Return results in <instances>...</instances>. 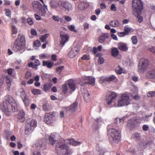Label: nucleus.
Returning a JSON list of instances; mask_svg holds the SVG:
<instances>
[{
    "instance_id": "6e6552de",
    "label": "nucleus",
    "mask_w": 155,
    "mask_h": 155,
    "mask_svg": "<svg viewBox=\"0 0 155 155\" xmlns=\"http://www.w3.org/2000/svg\"><path fill=\"white\" fill-rule=\"evenodd\" d=\"M148 64V59L144 58L141 59L139 64L138 72L141 73H144L146 70Z\"/></svg>"
},
{
    "instance_id": "2eb2a0df",
    "label": "nucleus",
    "mask_w": 155,
    "mask_h": 155,
    "mask_svg": "<svg viewBox=\"0 0 155 155\" xmlns=\"http://www.w3.org/2000/svg\"><path fill=\"white\" fill-rule=\"evenodd\" d=\"M85 80V84H88L93 86L94 85L95 78L92 77H86L84 78Z\"/></svg>"
},
{
    "instance_id": "dca6fc26",
    "label": "nucleus",
    "mask_w": 155,
    "mask_h": 155,
    "mask_svg": "<svg viewBox=\"0 0 155 155\" xmlns=\"http://www.w3.org/2000/svg\"><path fill=\"white\" fill-rule=\"evenodd\" d=\"M115 78V77L113 75H112L109 77L103 76L101 77L100 81L101 83L104 82L106 81L110 82L114 80Z\"/></svg>"
},
{
    "instance_id": "f8f14e48",
    "label": "nucleus",
    "mask_w": 155,
    "mask_h": 155,
    "mask_svg": "<svg viewBox=\"0 0 155 155\" xmlns=\"http://www.w3.org/2000/svg\"><path fill=\"white\" fill-rule=\"evenodd\" d=\"M55 114L53 113L50 112L46 114L45 115L44 121L47 124H50L52 123L53 117L54 116Z\"/></svg>"
},
{
    "instance_id": "aec40b11",
    "label": "nucleus",
    "mask_w": 155,
    "mask_h": 155,
    "mask_svg": "<svg viewBox=\"0 0 155 155\" xmlns=\"http://www.w3.org/2000/svg\"><path fill=\"white\" fill-rule=\"evenodd\" d=\"M56 135V134L55 133H53L51 134V136H48L49 143L52 146H54L55 143Z\"/></svg>"
},
{
    "instance_id": "bb28decb",
    "label": "nucleus",
    "mask_w": 155,
    "mask_h": 155,
    "mask_svg": "<svg viewBox=\"0 0 155 155\" xmlns=\"http://www.w3.org/2000/svg\"><path fill=\"white\" fill-rule=\"evenodd\" d=\"M118 48L120 50L124 51H127L128 49L127 45L124 43H120L118 45Z\"/></svg>"
},
{
    "instance_id": "c85d7f7f",
    "label": "nucleus",
    "mask_w": 155,
    "mask_h": 155,
    "mask_svg": "<svg viewBox=\"0 0 155 155\" xmlns=\"http://www.w3.org/2000/svg\"><path fill=\"white\" fill-rule=\"evenodd\" d=\"M136 125L135 120L132 119L129 120L127 123V126L130 128V130L133 129Z\"/></svg>"
},
{
    "instance_id": "f03ea898",
    "label": "nucleus",
    "mask_w": 155,
    "mask_h": 155,
    "mask_svg": "<svg viewBox=\"0 0 155 155\" xmlns=\"http://www.w3.org/2000/svg\"><path fill=\"white\" fill-rule=\"evenodd\" d=\"M107 130L110 142L112 143H117L121 140V132L119 130L114 128H110L109 126Z\"/></svg>"
},
{
    "instance_id": "9b49d317",
    "label": "nucleus",
    "mask_w": 155,
    "mask_h": 155,
    "mask_svg": "<svg viewBox=\"0 0 155 155\" xmlns=\"http://www.w3.org/2000/svg\"><path fill=\"white\" fill-rule=\"evenodd\" d=\"M80 48L78 46H75L72 48L68 54V56L70 58H73L78 54L80 51Z\"/></svg>"
},
{
    "instance_id": "a211bd4d",
    "label": "nucleus",
    "mask_w": 155,
    "mask_h": 155,
    "mask_svg": "<svg viewBox=\"0 0 155 155\" xmlns=\"http://www.w3.org/2000/svg\"><path fill=\"white\" fill-rule=\"evenodd\" d=\"M18 120L21 122H24L25 119V112L22 110L19 111L17 116Z\"/></svg>"
},
{
    "instance_id": "37998d69",
    "label": "nucleus",
    "mask_w": 155,
    "mask_h": 155,
    "mask_svg": "<svg viewBox=\"0 0 155 155\" xmlns=\"http://www.w3.org/2000/svg\"><path fill=\"white\" fill-rule=\"evenodd\" d=\"M132 43L133 44H136L138 42V40L137 38V37L136 36H132L131 38Z\"/></svg>"
},
{
    "instance_id": "423d86ee",
    "label": "nucleus",
    "mask_w": 155,
    "mask_h": 155,
    "mask_svg": "<svg viewBox=\"0 0 155 155\" xmlns=\"http://www.w3.org/2000/svg\"><path fill=\"white\" fill-rule=\"evenodd\" d=\"M132 8L134 11L133 13L134 15L137 14L140 15L143 8V2L141 0H133Z\"/></svg>"
},
{
    "instance_id": "e433bc0d",
    "label": "nucleus",
    "mask_w": 155,
    "mask_h": 155,
    "mask_svg": "<svg viewBox=\"0 0 155 155\" xmlns=\"http://www.w3.org/2000/svg\"><path fill=\"white\" fill-rule=\"evenodd\" d=\"M133 138L136 141H139L141 139L140 134L138 133H136L133 135Z\"/></svg>"
},
{
    "instance_id": "c03bdc74",
    "label": "nucleus",
    "mask_w": 155,
    "mask_h": 155,
    "mask_svg": "<svg viewBox=\"0 0 155 155\" xmlns=\"http://www.w3.org/2000/svg\"><path fill=\"white\" fill-rule=\"evenodd\" d=\"M12 35L16 34L17 33V30L15 26L12 25Z\"/></svg>"
},
{
    "instance_id": "412c9836",
    "label": "nucleus",
    "mask_w": 155,
    "mask_h": 155,
    "mask_svg": "<svg viewBox=\"0 0 155 155\" xmlns=\"http://www.w3.org/2000/svg\"><path fill=\"white\" fill-rule=\"evenodd\" d=\"M52 86L51 83H45L41 86V88L44 91H47L50 89Z\"/></svg>"
},
{
    "instance_id": "3c124183",
    "label": "nucleus",
    "mask_w": 155,
    "mask_h": 155,
    "mask_svg": "<svg viewBox=\"0 0 155 155\" xmlns=\"http://www.w3.org/2000/svg\"><path fill=\"white\" fill-rule=\"evenodd\" d=\"M5 109L4 112L8 116L10 115V110H12L11 107H9L8 109H6L5 108H4Z\"/></svg>"
},
{
    "instance_id": "69168bd1",
    "label": "nucleus",
    "mask_w": 155,
    "mask_h": 155,
    "mask_svg": "<svg viewBox=\"0 0 155 155\" xmlns=\"http://www.w3.org/2000/svg\"><path fill=\"white\" fill-rule=\"evenodd\" d=\"M118 35L119 37H124L126 35H127L125 33L124 31L118 33Z\"/></svg>"
},
{
    "instance_id": "cd10ccee",
    "label": "nucleus",
    "mask_w": 155,
    "mask_h": 155,
    "mask_svg": "<svg viewBox=\"0 0 155 155\" xmlns=\"http://www.w3.org/2000/svg\"><path fill=\"white\" fill-rule=\"evenodd\" d=\"M49 5L51 7L54 9H56L58 5V3L55 0H52L50 1Z\"/></svg>"
},
{
    "instance_id": "4c0bfd02",
    "label": "nucleus",
    "mask_w": 155,
    "mask_h": 155,
    "mask_svg": "<svg viewBox=\"0 0 155 155\" xmlns=\"http://www.w3.org/2000/svg\"><path fill=\"white\" fill-rule=\"evenodd\" d=\"M49 35L48 34H46L41 35L40 38L41 41L42 42H45L48 38Z\"/></svg>"
},
{
    "instance_id": "58836bf2",
    "label": "nucleus",
    "mask_w": 155,
    "mask_h": 155,
    "mask_svg": "<svg viewBox=\"0 0 155 155\" xmlns=\"http://www.w3.org/2000/svg\"><path fill=\"white\" fill-rule=\"evenodd\" d=\"M62 92L64 94H66L68 90V88L66 84H64L62 85Z\"/></svg>"
},
{
    "instance_id": "39448f33",
    "label": "nucleus",
    "mask_w": 155,
    "mask_h": 155,
    "mask_svg": "<svg viewBox=\"0 0 155 155\" xmlns=\"http://www.w3.org/2000/svg\"><path fill=\"white\" fill-rule=\"evenodd\" d=\"M37 125V121L35 120L30 118H28L25 121V134L29 135L31 132L33 131Z\"/></svg>"
},
{
    "instance_id": "c756f323",
    "label": "nucleus",
    "mask_w": 155,
    "mask_h": 155,
    "mask_svg": "<svg viewBox=\"0 0 155 155\" xmlns=\"http://www.w3.org/2000/svg\"><path fill=\"white\" fill-rule=\"evenodd\" d=\"M38 10L39 14L42 16H44L45 15L46 10H48V9H47V10L44 6L43 7L42 6V7H41Z\"/></svg>"
},
{
    "instance_id": "7c9ffc66",
    "label": "nucleus",
    "mask_w": 155,
    "mask_h": 155,
    "mask_svg": "<svg viewBox=\"0 0 155 155\" xmlns=\"http://www.w3.org/2000/svg\"><path fill=\"white\" fill-rule=\"evenodd\" d=\"M6 83L8 86V91H10V87L11 86L12 80L11 77L9 76H6Z\"/></svg>"
},
{
    "instance_id": "f704fd0d",
    "label": "nucleus",
    "mask_w": 155,
    "mask_h": 155,
    "mask_svg": "<svg viewBox=\"0 0 155 155\" xmlns=\"http://www.w3.org/2000/svg\"><path fill=\"white\" fill-rule=\"evenodd\" d=\"M110 25L112 27H115L119 25V22L117 20L111 21L109 23Z\"/></svg>"
},
{
    "instance_id": "6ab92c4d",
    "label": "nucleus",
    "mask_w": 155,
    "mask_h": 155,
    "mask_svg": "<svg viewBox=\"0 0 155 155\" xmlns=\"http://www.w3.org/2000/svg\"><path fill=\"white\" fill-rule=\"evenodd\" d=\"M147 78L150 79H155V69H152L148 71L146 73Z\"/></svg>"
},
{
    "instance_id": "13d9d810",
    "label": "nucleus",
    "mask_w": 155,
    "mask_h": 155,
    "mask_svg": "<svg viewBox=\"0 0 155 155\" xmlns=\"http://www.w3.org/2000/svg\"><path fill=\"white\" fill-rule=\"evenodd\" d=\"M81 59L83 60H88L90 59V56L87 54H84V56L82 57Z\"/></svg>"
},
{
    "instance_id": "a18cd8bd",
    "label": "nucleus",
    "mask_w": 155,
    "mask_h": 155,
    "mask_svg": "<svg viewBox=\"0 0 155 155\" xmlns=\"http://www.w3.org/2000/svg\"><path fill=\"white\" fill-rule=\"evenodd\" d=\"M124 119L123 118H116L114 120V123L115 124H118L120 123L121 122L123 123Z\"/></svg>"
},
{
    "instance_id": "2f4dec72",
    "label": "nucleus",
    "mask_w": 155,
    "mask_h": 155,
    "mask_svg": "<svg viewBox=\"0 0 155 155\" xmlns=\"http://www.w3.org/2000/svg\"><path fill=\"white\" fill-rule=\"evenodd\" d=\"M119 54V51L118 49L116 48H112L111 51V55L114 57L118 56Z\"/></svg>"
},
{
    "instance_id": "6e6d98bb",
    "label": "nucleus",
    "mask_w": 155,
    "mask_h": 155,
    "mask_svg": "<svg viewBox=\"0 0 155 155\" xmlns=\"http://www.w3.org/2000/svg\"><path fill=\"white\" fill-rule=\"evenodd\" d=\"M20 95L22 100L25 99V98H26V95L24 91H22Z\"/></svg>"
},
{
    "instance_id": "7ed1b4c3",
    "label": "nucleus",
    "mask_w": 155,
    "mask_h": 155,
    "mask_svg": "<svg viewBox=\"0 0 155 155\" xmlns=\"http://www.w3.org/2000/svg\"><path fill=\"white\" fill-rule=\"evenodd\" d=\"M25 48V36L23 35H18L17 38L15 41L13 46V49L15 51H19L22 53Z\"/></svg>"
},
{
    "instance_id": "49530a36",
    "label": "nucleus",
    "mask_w": 155,
    "mask_h": 155,
    "mask_svg": "<svg viewBox=\"0 0 155 155\" xmlns=\"http://www.w3.org/2000/svg\"><path fill=\"white\" fill-rule=\"evenodd\" d=\"M115 71L117 74H120L123 73L122 69L119 66L116 68Z\"/></svg>"
},
{
    "instance_id": "f257e3e1",
    "label": "nucleus",
    "mask_w": 155,
    "mask_h": 155,
    "mask_svg": "<svg viewBox=\"0 0 155 155\" xmlns=\"http://www.w3.org/2000/svg\"><path fill=\"white\" fill-rule=\"evenodd\" d=\"M56 150L58 155H71L73 151L66 145L65 140L61 139L56 144Z\"/></svg>"
},
{
    "instance_id": "e2e57ef3",
    "label": "nucleus",
    "mask_w": 155,
    "mask_h": 155,
    "mask_svg": "<svg viewBox=\"0 0 155 155\" xmlns=\"http://www.w3.org/2000/svg\"><path fill=\"white\" fill-rule=\"evenodd\" d=\"M6 11L5 14L8 17H10L11 15V12L10 10L8 9H5Z\"/></svg>"
},
{
    "instance_id": "a878e982",
    "label": "nucleus",
    "mask_w": 155,
    "mask_h": 155,
    "mask_svg": "<svg viewBox=\"0 0 155 155\" xmlns=\"http://www.w3.org/2000/svg\"><path fill=\"white\" fill-rule=\"evenodd\" d=\"M32 5L34 9H39L42 5L39 1H34L32 3Z\"/></svg>"
},
{
    "instance_id": "393cba45",
    "label": "nucleus",
    "mask_w": 155,
    "mask_h": 155,
    "mask_svg": "<svg viewBox=\"0 0 155 155\" xmlns=\"http://www.w3.org/2000/svg\"><path fill=\"white\" fill-rule=\"evenodd\" d=\"M108 38V35L107 33H103L99 38L98 41L100 42L103 43L105 41V39Z\"/></svg>"
},
{
    "instance_id": "338daca9",
    "label": "nucleus",
    "mask_w": 155,
    "mask_h": 155,
    "mask_svg": "<svg viewBox=\"0 0 155 155\" xmlns=\"http://www.w3.org/2000/svg\"><path fill=\"white\" fill-rule=\"evenodd\" d=\"M28 66L29 67H32L33 68H35V69H37V68H36L35 65L34 64V63L33 62H31L28 64Z\"/></svg>"
},
{
    "instance_id": "f3484780",
    "label": "nucleus",
    "mask_w": 155,
    "mask_h": 155,
    "mask_svg": "<svg viewBox=\"0 0 155 155\" xmlns=\"http://www.w3.org/2000/svg\"><path fill=\"white\" fill-rule=\"evenodd\" d=\"M36 149L39 150H43L46 149V144L41 140L39 141L36 144Z\"/></svg>"
},
{
    "instance_id": "c9c22d12",
    "label": "nucleus",
    "mask_w": 155,
    "mask_h": 155,
    "mask_svg": "<svg viewBox=\"0 0 155 155\" xmlns=\"http://www.w3.org/2000/svg\"><path fill=\"white\" fill-rule=\"evenodd\" d=\"M83 90L86 91V93L83 92L82 93L84 100L86 101L90 97V94L87 91L86 88H84Z\"/></svg>"
},
{
    "instance_id": "4d7b16f0",
    "label": "nucleus",
    "mask_w": 155,
    "mask_h": 155,
    "mask_svg": "<svg viewBox=\"0 0 155 155\" xmlns=\"http://www.w3.org/2000/svg\"><path fill=\"white\" fill-rule=\"evenodd\" d=\"M39 56L40 58L41 59H47L48 58V57L47 55L44 54H40Z\"/></svg>"
},
{
    "instance_id": "20e7f679",
    "label": "nucleus",
    "mask_w": 155,
    "mask_h": 155,
    "mask_svg": "<svg viewBox=\"0 0 155 155\" xmlns=\"http://www.w3.org/2000/svg\"><path fill=\"white\" fill-rule=\"evenodd\" d=\"M3 104L4 108L7 109L9 107H11L12 110L14 112H17L18 110L17 104L11 96L8 95L5 97Z\"/></svg>"
},
{
    "instance_id": "473e14b6",
    "label": "nucleus",
    "mask_w": 155,
    "mask_h": 155,
    "mask_svg": "<svg viewBox=\"0 0 155 155\" xmlns=\"http://www.w3.org/2000/svg\"><path fill=\"white\" fill-rule=\"evenodd\" d=\"M69 143L70 145L73 146H77L81 144V143L78 141H75L74 139H69Z\"/></svg>"
},
{
    "instance_id": "ddd939ff",
    "label": "nucleus",
    "mask_w": 155,
    "mask_h": 155,
    "mask_svg": "<svg viewBox=\"0 0 155 155\" xmlns=\"http://www.w3.org/2000/svg\"><path fill=\"white\" fill-rule=\"evenodd\" d=\"M69 36L67 34L61 35H60V45L63 47L69 40Z\"/></svg>"
},
{
    "instance_id": "052dcab7",
    "label": "nucleus",
    "mask_w": 155,
    "mask_h": 155,
    "mask_svg": "<svg viewBox=\"0 0 155 155\" xmlns=\"http://www.w3.org/2000/svg\"><path fill=\"white\" fill-rule=\"evenodd\" d=\"M22 100L23 101L26 106H28L29 105V101L28 100L27 98H26L25 99H22Z\"/></svg>"
},
{
    "instance_id": "4be33fe9",
    "label": "nucleus",
    "mask_w": 155,
    "mask_h": 155,
    "mask_svg": "<svg viewBox=\"0 0 155 155\" xmlns=\"http://www.w3.org/2000/svg\"><path fill=\"white\" fill-rule=\"evenodd\" d=\"M68 85L71 90L74 91L76 89V84L72 80H69L68 83Z\"/></svg>"
},
{
    "instance_id": "864d4df0",
    "label": "nucleus",
    "mask_w": 155,
    "mask_h": 155,
    "mask_svg": "<svg viewBox=\"0 0 155 155\" xmlns=\"http://www.w3.org/2000/svg\"><path fill=\"white\" fill-rule=\"evenodd\" d=\"M33 45L35 47H39L41 46V44L39 41H35L33 43Z\"/></svg>"
},
{
    "instance_id": "4468645a",
    "label": "nucleus",
    "mask_w": 155,
    "mask_h": 155,
    "mask_svg": "<svg viewBox=\"0 0 155 155\" xmlns=\"http://www.w3.org/2000/svg\"><path fill=\"white\" fill-rule=\"evenodd\" d=\"M78 104L76 102H74L69 107L66 108V112L69 113H73L77 110Z\"/></svg>"
},
{
    "instance_id": "5701e85b",
    "label": "nucleus",
    "mask_w": 155,
    "mask_h": 155,
    "mask_svg": "<svg viewBox=\"0 0 155 155\" xmlns=\"http://www.w3.org/2000/svg\"><path fill=\"white\" fill-rule=\"evenodd\" d=\"M53 65L54 62H52L49 60L43 61V66H46L48 68H51L53 66Z\"/></svg>"
},
{
    "instance_id": "a19ab883",
    "label": "nucleus",
    "mask_w": 155,
    "mask_h": 155,
    "mask_svg": "<svg viewBox=\"0 0 155 155\" xmlns=\"http://www.w3.org/2000/svg\"><path fill=\"white\" fill-rule=\"evenodd\" d=\"M49 107V105L47 103L44 104L42 106L43 109L44 111H47L48 110Z\"/></svg>"
},
{
    "instance_id": "774afa93",
    "label": "nucleus",
    "mask_w": 155,
    "mask_h": 155,
    "mask_svg": "<svg viewBox=\"0 0 155 155\" xmlns=\"http://www.w3.org/2000/svg\"><path fill=\"white\" fill-rule=\"evenodd\" d=\"M149 49L155 55V47L151 46Z\"/></svg>"
},
{
    "instance_id": "680f3d73",
    "label": "nucleus",
    "mask_w": 155,
    "mask_h": 155,
    "mask_svg": "<svg viewBox=\"0 0 155 155\" xmlns=\"http://www.w3.org/2000/svg\"><path fill=\"white\" fill-rule=\"evenodd\" d=\"M27 21L28 23L30 25H32L34 23L33 20L30 18H28L27 19Z\"/></svg>"
},
{
    "instance_id": "0e129e2a",
    "label": "nucleus",
    "mask_w": 155,
    "mask_h": 155,
    "mask_svg": "<svg viewBox=\"0 0 155 155\" xmlns=\"http://www.w3.org/2000/svg\"><path fill=\"white\" fill-rule=\"evenodd\" d=\"M149 127L147 125H144L142 127V130L144 131H147L148 130Z\"/></svg>"
},
{
    "instance_id": "8fccbe9b",
    "label": "nucleus",
    "mask_w": 155,
    "mask_h": 155,
    "mask_svg": "<svg viewBox=\"0 0 155 155\" xmlns=\"http://www.w3.org/2000/svg\"><path fill=\"white\" fill-rule=\"evenodd\" d=\"M140 15H138L137 14L136 15H135V16H136L137 18L138 19V21L139 23H141L143 21V18L140 16Z\"/></svg>"
},
{
    "instance_id": "de8ad7c7",
    "label": "nucleus",
    "mask_w": 155,
    "mask_h": 155,
    "mask_svg": "<svg viewBox=\"0 0 155 155\" xmlns=\"http://www.w3.org/2000/svg\"><path fill=\"white\" fill-rule=\"evenodd\" d=\"M68 28L71 31L76 32L77 31L75 29V27L72 25H69L68 26Z\"/></svg>"
},
{
    "instance_id": "b1692460",
    "label": "nucleus",
    "mask_w": 155,
    "mask_h": 155,
    "mask_svg": "<svg viewBox=\"0 0 155 155\" xmlns=\"http://www.w3.org/2000/svg\"><path fill=\"white\" fill-rule=\"evenodd\" d=\"M89 6V4L86 2H82L78 5V8L79 9L83 10L87 8Z\"/></svg>"
},
{
    "instance_id": "ea45409f",
    "label": "nucleus",
    "mask_w": 155,
    "mask_h": 155,
    "mask_svg": "<svg viewBox=\"0 0 155 155\" xmlns=\"http://www.w3.org/2000/svg\"><path fill=\"white\" fill-rule=\"evenodd\" d=\"M64 66L58 67L56 69V72L58 74H60L64 69Z\"/></svg>"
},
{
    "instance_id": "5fc2aeb1",
    "label": "nucleus",
    "mask_w": 155,
    "mask_h": 155,
    "mask_svg": "<svg viewBox=\"0 0 155 155\" xmlns=\"http://www.w3.org/2000/svg\"><path fill=\"white\" fill-rule=\"evenodd\" d=\"M104 61V59L101 57H99L98 60V62L99 64H101L103 63Z\"/></svg>"
},
{
    "instance_id": "1a4fd4ad",
    "label": "nucleus",
    "mask_w": 155,
    "mask_h": 155,
    "mask_svg": "<svg viewBox=\"0 0 155 155\" xmlns=\"http://www.w3.org/2000/svg\"><path fill=\"white\" fill-rule=\"evenodd\" d=\"M117 96V94L115 92L113 91L108 92L106 98L107 105H112V102L114 101Z\"/></svg>"
},
{
    "instance_id": "79ce46f5",
    "label": "nucleus",
    "mask_w": 155,
    "mask_h": 155,
    "mask_svg": "<svg viewBox=\"0 0 155 155\" xmlns=\"http://www.w3.org/2000/svg\"><path fill=\"white\" fill-rule=\"evenodd\" d=\"M131 28H129L127 26H125L124 27V32L126 34L128 35L129 32L131 31Z\"/></svg>"
},
{
    "instance_id": "bf43d9fd",
    "label": "nucleus",
    "mask_w": 155,
    "mask_h": 155,
    "mask_svg": "<svg viewBox=\"0 0 155 155\" xmlns=\"http://www.w3.org/2000/svg\"><path fill=\"white\" fill-rule=\"evenodd\" d=\"M36 68H37V66L40 65V63L38 60L36 59L34 62Z\"/></svg>"
},
{
    "instance_id": "09e8293b",
    "label": "nucleus",
    "mask_w": 155,
    "mask_h": 155,
    "mask_svg": "<svg viewBox=\"0 0 155 155\" xmlns=\"http://www.w3.org/2000/svg\"><path fill=\"white\" fill-rule=\"evenodd\" d=\"M147 96L148 97H155V91H150L147 94Z\"/></svg>"
},
{
    "instance_id": "72a5a7b5",
    "label": "nucleus",
    "mask_w": 155,
    "mask_h": 155,
    "mask_svg": "<svg viewBox=\"0 0 155 155\" xmlns=\"http://www.w3.org/2000/svg\"><path fill=\"white\" fill-rule=\"evenodd\" d=\"M31 91L32 93L34 95H38L42 94L41 90L38 89L33 88L31 89Z\"/></svg>"
},
{
    "instance_id": "603ef678",
    "label": "nucleus",
    "mask_w": 155,
    "mask_h": 155,
    "mask_svg": "<svg viewBox=\"0 0 155 155\" xmlns=\"http://www.w3.org/2000/svg\"><path fill=\"white\" fill-rule=\"evenodd\" d=\"M31 76V73L29 71L26 72L25 75V79H28L30 78Z\"/></svg>"
},
{
    "instance_id": "0eeeda50",
    "label": "nucleus",
    "mask_w": 155,
    "mask_h": 155,
    "mask_svg": "<svg viewBox=\"0 0 155 155\" xmlns=\"http://www.w3.org/2000/svg\"><path fill=\"white\" fill-rule=\"evenodd\" d=\"M129 96L127 94H124L122 95L121 99L118 101L117 103L115 105L117 107H120L127 105L129 104Z\"/></svg>"
},
{
    "instance_id": "9d476101",
    "label": "nucleus",
    "mask_w": 155,
    "mask_h": 155,
    "mask_svg": "<svg viewBox=\"0 0 155 155\" xmlns=\"http://www.w3.org/2000/svg\"><path fill=\"white\" fill-rule=\"evenodd\" d=\"M58 5L60 8L62 10L65 9L68 11L71 10V5L68 2L60 1L58 2Z\"/></svg>"
}]
</instances>
